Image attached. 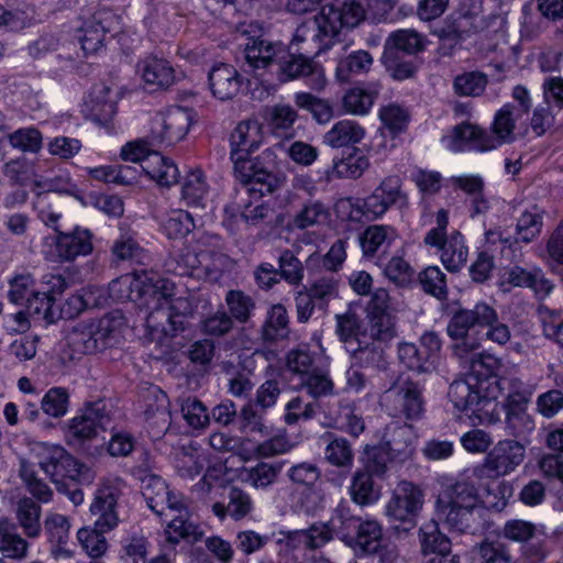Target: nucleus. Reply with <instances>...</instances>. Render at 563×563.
Listing matches in <instances>:
<instances>
[{
  "label": "nucleus",
  "instance_id": "nucleus-22",
  "mask_svg": "<svg viewBox=\"0 0 563 563\" xmlns=\"http://www.w3.org/2000/svg\"><path fill=\"white\" fill-rule=\"evenodd\" d=\"M132 475L141 482V492L150 509L157 516H163L169 496L165 481L143 466L133 467Z\"/></svg>",
  "mask_w": 563,
  "mask_h": 563
},
{
  "label": "nucleus",
  "instance_id": "nucleus-36",
  "mask_svg": "<svg viewBox=\"0 0 563 563\" xmlns=\"http://www.w3.org/2000/svg\"><path fill=\"white\" fill-rule=\"evenodd\" d=\"M42 507L32 497H22L15 507V519L27 539H37L42 533Z\"/></svg>",
  "mask_w": 563,
  "mask_h": 563
},
{
  "label": "nucleus",
  "instance_id": "nucleus-64",
  "mask_svg": "<svg viewBox=\"0 0 563 563\" xmlns=\"http://www.w3.org/2000/svg\"><path fill=\"white\" fill-rule=\"evenodd\" d=\"M9 287V300L19 306H24L40 290L35 285L33 276L29 273L15 275L10 279Z\"/></svg>",
  "mask_w": 563,
  "mask_h": 563
},
{
  "label": "nucleus",
  "instance_id": "nucleus-24",
  "mask_svg": "<svg viewBox=\"0 0 563 563\" xmlns=\"http://www.w3.org/2000/svg\"><path fill=\"white\" fill-rule=\"evenodd\" d=\"M500 287L504 291H509L512 287H527L538 295L547 296L553 289V284L544 277L540 268L527 269L516 265L505 272Z\"/></svg>",
  "mask_w": 563,
  "mask_h": 563
},
{
  "label": "nucleus",
  "instance_id": "nucleus-39",
  "mask_svg": "<svg viewBox=\"0 0 563 563\" xmlns=\"http://www.w3.org/2000/svg\"><path fill=\"white\" fill-rule=\"evenodd\" d=\"M142 170L158 185L166 187L177 184L180 175L175 163L157 152L144 159Z\"/></svg>",
  "mask_w": 563,
  "mask_h": 563
},
{
  "label": "nucleus",
  "instance_id": "nucleus-11",
  "mask_svg": "<svg viewBox=\"0 0 563 563\" xmlns=\"http://www.w3.org/2000/svg\"><path fill=\"white\" fill-rule=\"evenodd\" d=\"M423 503L422 489L411 482L402 481L388 501L386 514L390 520L401 525L395 526L397 531L408 532L416 527V517L422 509Z\"/></svg>",
  "mask_w": 563,
  "mask_h": 563
},
{
  "label": "nucleus",
  "instance_id": "nucleus-52",
  "mask_svg": "<svg viewBox=\"0 0 563 563\" xmlns=\"http://www.w3.org/2000/svg\"><path fill=\"white\" fill-rule=\"evenodd\" d=\"M383 542L380 525L375 520L363 521L350 547L362 554H371L379 551Z\"/></svg>",
  "mask_w": 563,
  "mask_h": 563
},
{
  "label": "nucleus",
  "instance_id": "nucleus-34",
  "mask_svg": "<svg viewBox=\"0 0 563 563\" xmlns=\"http://www.w3.org/2000/svg\"><path fill=\"white\" fill-rule=\"evenodd\" d=\"M325 443L324 446V461L332 466L342 470H351L354 464V450L351 442L334 433H325L322 437Z\"/></svg>",
  "mask_w": 563,
  "mask_h": 563
},
{
  "label": "nucleus",
  "instance_id": "nucleus-37",
  "mask_svg": "<svg viewBox=\"0 0 563 563\" xmlns=\"http://www.w3.org/2000/svg\"><path fill=\"white\" fill-rule=\"evenodd\" d=\"M365 133L356 121L341 120L323 135V143L332 148L354 146L365 137Z\"/></svg>",
  "mask_w": 563,
  "mask_h": 563
},
{
  "label": "nucleus",
  "instance_id": "nucleus-63",
  "mask_svg": "<svg viewBox=\"0 0 563 563\" xmlns=\"http://www.w3.org/2000/svg\"><path fill=\"white\" fill-rule=\"evenodd\" d=\"M225 303L233 321L246 323L255 309L254 299L242 290H229L225 295Z\"/></svg>",
  "mask_w": 563,
  "mask_h": 563
},
{
  "label": "nucleus",
  "instance_id": "nucleus-47",
  "mask_svg": "<svg viewBox=\"0 0 563 563\" xmlns=\"http://www.w3.org/2000/svg\"><path fill=\"white\" fill-rule=\"evenodd\" d=\"M345 258V242L336 240L327 254L321 255L318 252L310 254L306 260V269L308 272H317L319 268L324 267L329 274H334L342 267Z\"/></svg>",
  "mask_w": 563,
  "mask_h": 563
},
{
  "label": "nucleus",
  "instance_id": "nucleus-44",
  "mask_svg": "<svg viewBox=\"0 0 563 563\" xmlns=\"http://www.w3.org/2000/svg\"><path fill=\"white\" fill-rule=\"evenodd\" d=\"M424 37L415 30H397L385 41L384 51L393 49L398 55L411 56L424 51Z\"/></svg>",
  "mask_w": 563,
  "mask_h": 563
},
{
  "label": "nucleus",
  "instance_id": "nucleus-60",
  "mask_svg": "<svg viewBox=\"0 0 563 563\" xmlns=\"http://www.w3.org/2000/svg\"><path fill=\"white\" fill-rule=\"evenodd\" d=\"M286 368L292 375L299 376L302 379L317 368L316 355L307 345L291 349L286 354Z\"/></svg>",
  "mask_w": 563,
  "mask_h": 563
},
{
  "label": "nucleus",
  "instance_id": "nucleus-58",
  "mask_svg": "<svg viewBox=\"0 0 563 563\" xmlns=\"http://www.w3.org/2000/svg\"><path fill=\"white\" fill-rule=\"evenodd\" d=\"M336 334L341 342L344 343L346 351L349 346H355L361 340V335L365 333V327L355 312L347 311L343 314H336Z\"/></svg>",
  "mask_w": 563,
  "mask_h": 563
},
{
  "label": "nucleus",
  "instance_id": "nucleus-20",
  "mask_svg": "<svg viewBox=\"0 0 563 563\" xmlns=\"http://www.w3.org/2000/svg\"><path fill=\"white\" fill-rule=\"evenodd\" d=\"M434 514L450 531L476 534L486 529L485 510L482 506L439 508L434 509Z\"/></svg>",
  "mask_w": 563,
  "mask_h": 563
},
{
  "label": "nucleus",
  "instance_id": "nucleus-49",
  "mask_svg": "<svg viewBox=\"0 0 563 563\" xmlns=\"http://www.w3.org/2000/svg\"><path fill=\"white\" fill-rule=\"evenodd\" d=\"M103 338L96 323H80L68 334V344L80 354H91L99 349V340Z\"/></svg>",
  "mask_w": 563,
  "mask_h": 563
},
{
  "label": "nucleus",
  "instance_id": "nucleus-50",
  "mask_svg": "<svg viewBox=\"0 0 563 563\" xmlns=\"http://www.w3.org/2000/svg\"><path fill=\"white\" fill-rule=\"evenodd\" d=\"M382 63L389 76L398 81L413 78L420 66L416 57L398 55L393 49L383 52Z\"/></svg>",
  "mask_w": 563,
  "mask_h": 563
},
{
  "label": "nucleus",
  "instance_id": "nucleus-43",
  "mask_svg": "<svg viewBox=\"0 0 563 563\" xmlns=\"http://www.w3.org/2000/svg\"><path fill=\"white\" fill-rule=\"evenodd\" d=\"M330 522L334 536L349 547L363 523L361 518L353 515L347 504L343 501L335 508Z\"/></svg>",
  "mask_w": 563,
  "mask_h": 563
},
{
  "label": "nucleus",
  "instance_id": "nucleus-8",
  "mask_svg": "<svg viewBox=\"0 0 563 563\" xmlns=\"http://www.w3.org/2000/svg\"><path fill=\"white\" fill-rule=\"evenodd\" d=\"M220 236L202 233L198 239L187 242L168 262V269L178 276L200 275L211 269V258L218 254Z\"/></svg>",
  "mask_w": 563,
  "mask_h": 563
},
{
  "label": "nucleus",
  "instance_id": "nucleus-13",
  "mask_svg": "<svg viewBox=\"0 0 563 563\" xmlns=\"http://www.w3.org/2000/svg\"><path fill=\"white\" fill-rule=\"evenodd\" d=\"M126 483L120 477H109L101 482L90 505L91 515L96 516V527L103 531L113 530L119 523L118 507Z\"/></svg>",
  "mask_w": 563,
  "mask_h": 563
},
{
  "label": "nucleus",
  "instance_id": "nucleus-56",
  "mask_svg": "<svg viewBox=\"0 0 563 563\" xmlns=\"http://www.w3.org/2000/svg\"><path fill=\"white\" fill-rule=\"evenodd\" d=\"M24 306L27 314L36 321H44L51 324L62 318L59 308L55 306V297L42 295L41 290Z\"/></svg>",
  "mask_w": 563,
  "mask_h": 563
},
{
  "label": "nucleus",
  "instance_id": "nucleus-25",
  "mask_svg": "<svg viewBox=\"0 0 563 563\" xmlns=\"http://www.w3.org/2000/svg\"><path fill=\"white\" fill-rule=\"evenodd\" d=\"M242 80L240 73L225 63L216 64L208 74L210 91L221 101L233 99L241 89Z\"/></svg>",
  "mask_w": 563,
  "mask_h": 563
},
{
  "label": "nucleus",
  "instance_id": "nucleus-14",
  "mask_svg": "<svg viewBox=\"0 0 563 563\" xmlns=\"http://www.w3.org/2000/svg\"><path fill=\"white\" fill-rule=\"evenodd\" d=\"M93 234L82 227H75L69 232H58L47 243L45 256L54 263L74 262L79 256H87L93 251Z\"/></svg>",
  "mask_w": 563,
  "mask_h": 563
},
{
  "label": "nucleus",
  "instance_id": "nucleus-1",
  "mask_svg": "<svg viewBox=\"0 0 563 563\" xmlns=\"http://www.w3.org/2000/svg\"><path fill=\"white\" fill-rule=\"evenodd\" d=\"M446 332L453 341V355L468 364L473 372L477 367L484 368L487 376L485 379L489 380L492 387L497 386L499 394L500 379L497 373L503 362L492 353L478 352L484 340L498 346H505L511 340V330L508 324L499 321L497 310L485 301H478L472 308H459L452 313Z\"/></svg>",
  "mask_w": 563,
  "mask_h": 563
},
{
  "label": "nucleus",
  "instance_id": "nucleus-29",
  "mask_svg": "<svg viewBox=\"0 0 563 563\" xmlns=\"http://www.w3.org/2000/svg\"><path fill=\"white\" fill-rule=\"evenodd\" d=\"M427 245L439 250L442 264L451 273L460 272L466 264L468 249L465 245L464 236L459 231H453L442 238L439 244Z\"/></svg>",
  "mask_w": 563,
  "mask_h": 563
},
{
  "label": "nucleus",
  "instance_id": "nucleus-26",
  "mask_svg": "<svg viewBox=\"0 0 563 563\" xmlns=\"http://www.w3.org/2000/svg\"><path fill=\"white\" fill-rule=\"evenodd\" d=\"M481 506L475 485L468 481L450 482L442 486L435 500V508H459Z\"/></svg>",
  "mask_w": 563,
  "mask_h": 563
},
{
  "label": "nucleus",
  "instance_id": "nucleus-35",
  "mask_svg": "<svg viewBox=\"0 0 563 563\" xmlns=\"http://www.w3.org/2000/svg\"><path fill=\"white\" fill-rule=\"evenodd\" d=\"M166 541L175 547L181 540L195 543L202 537V531L192 518L190 512L173 515L165 528Z\"/></svg>",
  "mask_w": 563,
  "mask_h": 563
},
{
  "label": "nucleus",
  "instance_id": "nucleus-12",
  "mask_svg": "<svg viewBox=\"0 0 563 563\" xmlns=\"http://www.w3.org/2000/svg\"><path fill=\"white\" fill-rule=\"evenodd\" d=\"M525 446L515 440L498 441L475 470L479 478H498L514 472L525 460Z\"/></svg>",
  "mask_w": 563,
  "mask_h": 563
},
{
  "label": "nucleus",
  "instance_id": "nucleus-46",
  "mask_svg": "<svg viewBox=\"0 0 563 563\" xmlns=\"http://www.w3.org/2000/svg\"><path fill=\"white\" fill-rule=\"evenodd\" d=\"M365 333L367 339L388 344L397 335V321L394 313L366 314Z\"/></svg>",
  "mask_w": 563,
  "mask_h": 563
},
{
  "label": "nucleus",
  "instance_id": "nucleus-28",
  "mask_svg": "<svg viewBox=\"0 0 563 563\" xmlns=\"http://www.w3.org/2000/svg\"><path fill=\"white\" fill-rule=\"evenodd\" d=\"M347 352L351 354L353 366L376 372L388 369V361L383 343L372 341L366 335H361L358 344L349 346Z\"/></svg>",
  "mask_w": 563,
  "mask_h": 563
},
{
  "label": "nucleus",
  "instance_id": "nucleus-51",
  "mask_svg": "<svg viewBox=\"0 0 563 563\" xmlns=\"http://www.w3.org/2000/svg\"><path fill=\"white\" fill-rule=\"evenodd\" d=\"M350 495L355 504L368 506L379 499L380 490L368 472L357 470L351 478Z\"/></svg>",
  "mask_w": 563,
  "mask_h": 563
},
{
  "label": "nucleus",
  "instance_id": "nucleus-38",
  "mask_svg": "<svg viewBox=\"0 0 563 563\" xmlns=\"http://www.w3.org/2000/svg\"><path fill=\"white\" fill-rule=\"evenodd\" d=\"M330 210L321 200L309 199L292 216L291 225L297 230L321 228L329 222Z\"/></svg>",
  "mask_w": 563,
  "mask_h": 563
},
{
  "label": "nucleus",
  "instance_id": "nucleus-21",
  "mask_svg": "<svg viewBox=\"0 0 563 563\" xmlns=\"http://www.w3.org/2000/svg\"><path fill=\"white\" fill-rule=\"evenodd\" d=\"M285 45L272 42L264 35L250 36L244 44V58L252 69H263L272 64L278 65L284 54Z\"/></svg>",
  "mask_w": 563,
  "mask_h": 563
},
{
  "label": "nucleus",
  "instance_id": "nucleus-32",
  "mask_svg": "<svg viewBox=\"0 0 563 563\" xmlns=\"http://www.w3.org/2000/svg\"><path fill=\"white\" fill-rule=\"evenodd\" d=\"M418 538L423 556L451 555V539L441 531L439 520L431 519L423 523L419 529Z\"/></svg>",
  "mask_w": 563,
  "mask_h": 563
},
{
  "label": "nucleus",
  "instance_id": "nucleus-23",
  "mask_svg": "<svg viewBox=\"0 0 563 563\" xmlns=\"http://www.w3.org/2000/svg\"><path fill=\"white\" fill-rule=\"evenodd\" d=\"M137 70L144 84L152 91L165 90L176 81V74L170 63L155 55H148L137 64Z\"/></svg>",
  "mask_w": 563,
  "mask_h": 563
},
{
  "label": "nucleus",
  "instance_id": "nucleus-41",
  "mask_svg": "<svg viewBox=\"0 0 563 563\" xmlns=\"http://www.w3.org/2000/svg\"><path fill=\"white\" fill-rule=\"evenodd\" d=\"M473 560L477 563H516L507 543L498 539H484L472 549Z\"/></svg>",
  "mask_w": 563,
  "mask_h": 563
},
{
  "label": "nucleus",
  "instance_id": "nucleus-10",
  "mask_svg": "<svg viewBox=\"0 0 563 563\" xmlns=\"http://www.w3.org/2000/svg\"><path fill=\"white\" fill-rule=\"evenodd\" d=\"M110 418L107 406L102 400L88 402L77 415L68 420L65 439L68 445L82 446L97 438L100 430H104Z\"/></svg>",
  "mask_w": 563,
  "mask_h": 563
},
{
  "label": "nucleus",
  "instance_id": "nucleus-62",
  "mask_svg": "<svg viewBox=\"0 0 563 563\" xmlns=\"http://www.w3.org/2000/svg\"><path fill=\"white\" fill-rule=\"evenodd\" d=\"M106 532L96 526L93 528L84 527L78 530V542L87 555L92 559H99L106 554L108 550Z\"/></svg>",
  "mask_w": 563,
  "mask_h": 563
},
{
  "label": "nucleus",
  "instance_id": "nucleus-54",
  "mask_svg": "<svg viewBox=\"0 0 563 563\" xmlns=\"http://www.w3.org/2000/svg\"><path fill=\"white\" fill-rule=\"evenodd\" d=\"M398 358L405 367L418 374H429L435 369L434 360L427 356L423 351L413 343H399Z\"/></svg>",
  "mask_w": 563,
  "mask_h": 563
},
{
  "label": "nucleus",
  "instance_id": "nucleus-53",
  "mask_svg": "<svg viewBox=\"0 0 563 563\" xmlns=\"http://www.w3.org/2000/svg\"><path fill=\"white\" fill-rule=\"evenodd\" d=\"M280 471V463L260 462L255 466L243 468L240 476L242 482L252 487L265 489L276 482Z\"/></svg>",
  "mask_w": 563,
  "mask_h": 563
},
{
  "label": "nucleus",
  "instance_id": "nucleus-30",
  "mask_svg": "<svg viewBox=\"0 0 563 563\" xmlns=\"http://www.w3.org/2000/svg\"><path fill=\"white\" fill-rule=\"evenodd\" d=\"M47 541L51 543V552L54 556H70L71 552L67 549L69 541L70 522L69 519L60 514H47L43 526Z\"/></svg>",
  "mask_w": 563,
  "mask_h": 563
},
{
  "label": "nucleus",
  "instance_id": "nucleus-2",
  "mask_svg": "<svg viewBox=\"0 0 563 563\" xmlns=\"http://www.w3.org/2000/svg\"><path fill=\"white\" fill-rule=\"evenodd\" d=\"M365 19V9L356 1L324 4L319 14L303 21L295 31L290 48L306 43L316 55L330 48L343 26L354 27Z\"/></svg>",
  "mask_w": 563,
  "mask_h": 563
},
{
  "label": "nucleus",
  "instance_id": "nucleus-6",
  "mask_svg": "<svg viewBox=\"0 0 563 563\" xmlns=\"http://www.w3.org/2000/svg\"><path fill=\"white\" fill-rule=\"evenodd\" d=\"M233 164L238 179L247 186L249 192L264 196L273 194L282 185V179L275 173L276 154L272 148H266L256 156L240 155Z\"/></svg>",
  "mask_w": 563,
  "mask_h": 563
},
{
  "label": "nucleus",
  "instance_id": "nucleus-17",
  "mask_svg": "<svg viewBox=\"0 0 563 563\" xmlns=\"http://www.w3.org/2000/svg\"><path fill=\"white\" fill-rule=\"evenodd\" d=\"M191 122L192 113L189 109L172 107L155 118L152 128L153 141L157 145H173L187 135Z\"/></svg>",
  "mask_w": 563,
  "mask_h": 563
},
{
  "label": "nucleus",
  "instance_id": "nucleus-59",
  "mask_svg": "<svg viewBox=\"0 0 563 563\" xmlns=\"http://www.w3.org/2000/svg\"><path fill=\"white\" fill-rule=\"evenodd\" d=\"M13 148H16L23 153H38L43 147V135L34 126L21 128L4 136Z\"/></svg>",
  "mask_w": 563,
  "mask_h": 563
},
{
  "label": "nucleus",
  "instance_id": "nucleus-16",
  "mask_svg": "<svg viewBox=\"0 0 563 563\" xmlns=\"http://www.w3.org/2000/svg\"><path fill=\"white\" fill-rule=\"evenodd\" d=\"M121 18L111 9H100L84 22L77 38L86 55L96 54L103 47L107 33L120 30Z\"/></svg>",
  "mask_w": 563,
  "mask_h": 563
},
{
  "label": "nucleus",
  "instance_id": "nucleus-33",
  "mask_svg": "<svg viewBox=\"0 0 563 563\" xmlns=\"http://www.w3.org/2000/svg\"><path fill=\"white\" fill-rule=\"evenodd\" d=\"M290 327L287 309L282 303L273 305L266 312L261 328V338L266 343H276L289 338Z\"/></svg>",
  "mask_w": 563,
  "mask_h": 563
},
{
  "label": "nucleus",
  "instance_id": "nucleus-40",
  "mask_svg": "<svg viewBox=\"0 0 563 563\" xmlns=\"http://www.w3.org/2000/svg\"><path fill=\"white\" fill-rule=\"evenodd\" d=\"M253 510V500L251 496L239 487H231L228 493V503H216L212 511L217 517L223 519L225 516L234 520L245 518Z\"/></svg>",
  "mask_w": 563,
  "mask_h": 563
},
{
  "label": "nucleus",
  "instance_id": "nucleus-57",
  "mask_svg": "<svg viewBox=\"0 0 563 563\" xmlns=\"http://www.w3.org/2000/svg\"><path fill=\"white\" fill-rule=\"evenodd\" d=\"M19 475L27 492L38 501V504H46L52 500L53 490L42 478L37 477L33 464L26 460H21Z\"/></svg>",
  "mask_w": 563,
  "mask_h": 563
},
{
  "label": "nucleus",
  "instance_id": "nucleus-9",
  "mask_svg": "<svg viewBox=\"0 0 563 563\" xmlns=\"http://www.w3.org/2000/svg\"><path fill=\"white\" fill-rule=\"evenodd\" d=\"M448 397L455 409L475 413L496 399L498 393L497 386L492 387L488 379L471 374L454 380L449 387Z\"/></svg>",
  "mask_w": 563,
  "mask_h": 563
},
{
  "label": "nucleus",
  "instance_id": "nucleus-3",
  "mask_svg": "<svg viewBox=\"0 0 563 563\" xmlns=\"http://www.w3.org/2000/svg\"><path fill=\"white\" fill-rule=\"evenodd\" d=\"M510 104H504L494 117L492 132L476 124L464 122L453 129L451 150L454 152L477 151L486 152L515 141L516 123L523 117L512 110Z\"/></svg>",
  "mask_w": 563,
  "mask_h": 563
},
{
  "label": "nucleus",
  "instance_id": "nucleus-31",
  "mask_svg": "<svg viewBox=\"0 0 563 563\" xmlns=\"http://www.w3.org/2000/svg\"><path fill=\"white\" fill-rule=\"evenodd\" d=\"M262 141L261 128L256 121L240 122L231 133V159L235 157L251 155L257 150Z\"/></svg>",
  "mask_w": 563,
  "mask_h": 563
},
{
  "label": "nucleus",
  "instance_id": "nucleus-4",
  "mask_svg": "<svg viewBox=\"0 0 563 563\" xmlns=\"http://www.w3.org/2000/svg\"><path fill=\"white\" fill-rule=\"evenodd\" d=\"M175 295L176 287L174 294L166 299L151 298V311L145 320L146 335L159 345L183 332L187 327L186 318L194 311L188 297L174 298Z\"/></svg>",
  "mask_w": 563,
  "mask_h": 563
},
{
  "label": "nucleus",
  "instance_id": "nucleus-42",
  "mask_svg": "<svg viewBox=\"0 0 563 563\" xmlns=\"http://www.w3.org/2000/svg\"><path fill=\"white\" fill-rule=\"evenodd\" d=\"M396 238L397 232L390 225L373 224L367 227L360 238L364 256L371 257L379 250L385 251Z\"/></svg>",
  "mask_w": 563,
  "mask_h": 563
},
{
  "label": "nucleus",
  "instance_id": "nucleus-18",
  "mask_svg": "<svg viewBox=\"0 0 563 563\" xmlns=\"http://www.w3.org/2000/svg\"><path fill=\"white\" fill-rule=\"evenodd\" d=\"M422 386L418 382L406 379L393 386L384 394V400L393 402V415L404 416L407 420H418L424 413V398Z\"/></svg>",
  "mask_w": 563,
  "mask_h": 563
},
{
  "label": "nucleus",
  "instance_id": "nucleus-55",
  "mask_svg": "<svg viewBox=\"0 0 563 563\" xmlns=\"http://www.w3.org/2000/svg\"><path fill=\"white\" fill-rule=\"evenodd\" d=\"M373 65V57L367 51H355L339 60L336 77L341 81H349L354 75L367 73Z\"/></svg>",
  "mask_w": 563,
  "mask_h": 563
},
{
  "label": "nucleus",
  "instance_id": "nucleus-19",
  "mask_svg": "<svg viewBox=\"0 0 563 563\" xmlns=\"http://www.w3.org/2000/svg\"><path fill=\"white\" fill-rule=\"evenodd\" d=\"M38 464L56 484L66 478L77 479L84 467V464L60 445H45Z\"/></svg>",
  "mask_w": 563,
  "mask_h": 563
},
{
  "label": "nucleus",
  "instance_id": "nucleus-15",
  "mask_svg": "<svg viewBox=\"0 0 563 563\" xmlns=\"http://www.w3.org/2000/svg\"><path fill=\"white\" fill-rule=\"evenodd\" d=\"M309 49L302 52H290L287 47L278 60V74L282 81L306 79L307 85L313 90H322L327 79L322 67L308 54Z\"/></svg>",
  "mask_w": 563,
  "mask_h": 563
},
{
  "label": "nucleus",
  "instance_id": "nucleus-5",
  "mask_svg": "<svg viewBox=\"0 0 563 563\" xmlns=\"http://www.w3.org/2000/svg\"><path fill=\"white\" fill-rule=\"evenodd\" d=\"M175 283L145 271L123 275L109 284L110 296L119 301L143 300L151 308V298L166 299L174 294Z\"/></svg>",
  "mask_w": 563,
  "mask_h": 563
},
{
  "label": "nucleus",
  "instance_id": "nucleus-27",
  "mask_svg": "<svg viewBox=\"0 0 563 563\" xmlns=\"http://www.w3.org/2000/svg\"><path fill=\"white\" fill-rule=\"evenodd\" d=\"M415 434L412 427L393 422L385 429L380 445L390 453V457L404 462L413 453Z\"/></svg>",
  "mask_w": 563,
  "mask_h": 563
},
{
  "label": "nucleus",
  "instance_id": "nucleus-7",
  "mask_svg": "<svg viewBox=\"0 0 563 563\" xmlns=\"http://www.w3.org/2000/svg\"><path fill=\"white\" fill-rule=\"evenodd\" d=\"M503 382H508V393L501 402L505 431L510 437L523 439L536 429L534 418L528 410L533 390L519 378Z\"/></svg>",
  "mask_w": 563,
  "mask_h": 563
},
{
  "label": "nucleus",
  "instance_id": "nucleus-61",
  "mask_svg": "<svg viewBox=\"0 0 563 563\" xmlns=\"http://www.w3.org/2000/svg\"><path fill=\"white\" fill-rule=\"evenodd\" d=\"M334 420L342 431L355 438H357L365 429L363 417L357 412L355 406L347 400H341L339 402V409Z\"/></svg>",
  "mask_w": 563,
  "mask_h": 563
},
{
  "label": "nucleus",
  "instance_id": "nucleus-45",
  "mask_svg": "<svg viewBox=\"0 0 563 563\" xmlns=\"http://www.w3.org/2000/svg\"><path fill=\"white\" fill-rule=\"evenodd\" d=\"M380 90V85L373 82L366 87H354L343 97L344 109L357 115L368 113Z\"/></svg>",
  "mask_w": 563,
  "mask_h": 563
},
{
  "label": "nucleus",
  "instance_id": "nucleus-48",
  "mask_svg": "<svg viewBox=\"0 0 563 563\" xmlns=\"http://www.w3.org/2000/svg\"><path fill=\"white\" fill-rule=\"evenodd\" d=\"M208 194L209 185L202 170L187 173L181 184V200L188 207L203 208Z\"/></svg>",
  "mask_w": 563,
  "mask_h": 563
}]
</instances>
